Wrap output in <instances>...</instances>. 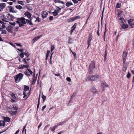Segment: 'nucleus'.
Segmentation results:
<instances>
[{
    "mask_svg": "<svg viewBox=\"0 0 134 134\" xmlns=\"http://www.w3.org/2000/svg\"><path fill=\"white\" fill-rule=\"evenodd\" d=\"M25 20L26 19L25 18L22 17L17 19L16 23L19 24V27L23 26L26 24Z\"/></svg>",
    "mask_w": 134,
    "mask_h": 134,
    "instance_id": "1",
    "label": "nucleus"
},
{
    "mask_svg": "<svg viewBox=\"0 0 134 134\" xmlns=\"http://www.w3.org/2000/svg\"><path fill=\"white\" fill-rule=\"evenodd\" d=\"M23 74L21 73H19L16 75L15 77V82L17 83L19 82L23 79Z\"/></svg>",
    "mask_w": 134,
    "mask_h": 134,
    "instance_id": "2",
    "label": "nucleus"
},
{
    "mask_svg": "<svg viewBox=\"0 0 134 134\" xmlns=\"http://www.w3.org/2000/svg\"><path fill=\"white\" fill-rule=\"evenodd\" d=\"M98 77V76L97 75H90L86 77V80L87 81L95 80H97Z\"/></svg>",
    "mask_w": 134,
    "mask_h": 134,
    "instance_id": "3",
    "label": "nucleus"
},
{
    "mask_svg": "<svg viewBox=\"0 0 134 134\" xmlns=\"http://www.w3.org/2000/svg\"><path fill=\"white\" fill-rule=\"evenodd\" d=\"M80 18L79 16H76L71 17L69 19H68L67 21L68 23H71L75 20H76L79 19Z\"/></svg>",
    "mask_w": 134,
    "mask_h": 134,
    "instance_id": "4",
    "label": "nucleus"
},
{
    "mask_svg": "<svg viewBox=\"0 0 134 134\" xmlns=\"http://www.w3.org/2000/svg\"><path fill=\"white\" fill-rule=\"evenodd\" d=\"M127 53L125 52H124L122 54V58L123 63H125L126 59L127 56Z\"/></svg>",
    "mask_w": 134,
    "mask_h": 134,
    "instance_id": "5",
    "label": "nucleus"
},
{
    "mask_svg": "<svg viewBox=\"0 0 134 134\" xmlns=\"http://www.w3.org/2000/svg\"><path fill=\"white\" fill-rule=\"evenodd\" d=\"M128 21L131 28H133L134 26V20L133 19H131L128 20Z\"/></svg>",
    "mask_w": 134,
    "mask_h": 134,
    "instance_id": "6",
    "label": "nucleus"
},
{
    "mask_svg": "<svg viewBox=\"0 0 134 134\" xmlns=\"http://www.w3.org/2000/svg\"><path fill=\"white\" fill-rule=\"evenodd\" d=\"M7 8L10 12L13 13L16 12H15L14 10V8L11 6H8Z\"/></svg>",
    "mask_w": 134,
    "mask_h": 134,
    "instance_id": "7",
    "label": "nucleus"
},
{
    "mask_svg": "<svg viewBox=\"0 0 134 134\" xmlns=\"http://www.w3.org/2000/svg\"><path fill=\"white\" fill-rule=\"evenodd\" d=\"M6 6V4L4 3H0V12L3 11V9Z\"/></svg>",
    "mask_w": 134,
    "mask_h": 134,
    "instance_id": "8",
    "label": "nucleus"
},
{
    "mask_svg": "<svg viewBox=\"0 0 134 134\" xmlns=\"http://www.w3.org/2000/svg\"><path fill=\"white\" fill-rule=\"evenodd\" d=\"M24 15L25 16H27V18L31 20V19L32 14L29 12H26L24 13Z\"/></svg>",
    "mask_w": 134,
    "mask_h": 134,
    "instance_id": "9",
    "label": "nucleus"
},
{
    "mask_svg": "<svg viewBox=\"0 0 134 134\" xmlns=\"http://www.w3.org/2000/svg\"><path fill=\"white\" fill-rule=\"evenodd\" d=\"M5 23L3 21H0V31L3 30V28H5V26L4 25Z\"/></svg>",
    "mask_w": 134,
    "mask_h": 134,
    "instance_id": "10",
    "label": "nucleus"
},
{
    "mask_svg": "<svg viewBox=\"0 0 134 134\" xmlns=\"http://www.w3.org/2000/svg\"><path fill=\"white\" fill-rule=\"evenodd\" d=\"M91 36V35L90 34L88 37L87 41V43L88 44L87 48H88L90 45L92 39Z\"/></svg>",
    "mask_w": 134,
    "mask_h": 134,
    "instance_id": "11",
    "label": "nucleus"
},
{
    "mask_svg": "<svg viewBox=\"0 0 134 134\" xmlns=\"http://www.w3.org/2000/svg\"><path fill=\"white\" fill-rule=\"evenodd\" d=\"M48 13L45 11H43L41 13L43 19L46 18L48 15Z\"/></svg>",
    "mask_w": 134,
    "mask_h": 134,
    "instance_id": "12",
    "label": "nucleus"
},
{
    "mask_svg": "<svg viewBox=\"0 0 134 134\" xmlns=\"http://www.w3.org/2000/svg\"><path fill=\"white\" fill-rule=\"evenodd\" d=\"M6 16L9 19L11 20H13L14 18V16L9 14H7Z\"/></svg>",
    "mask_w": 134,
    "mask_h": 134,
    "instance_id": "13",
    "label": "nucleus"
},
{
    "mask_svg": "<svg viewBox=\"0 0 134 134\" xmlns=\"http://www.w3.org/2000/svg\"><path fill=\"white\" fill-rule=\"evenodd\" d=\"M101 85L102 87V90H104L105 87L108 86V85L105 82H103L101 83Z\"/></svg>",
    "mask_w": 134,
    "mask_h": 134,
    "instance_id": "14",
    "label": "nucleus"
},
{
    "mask_svg": "<svg viewBox=\"0 0 134 134\" xmlns=\"http://www.w3.org/2000/svg\"><path fill=\"white\" fill-rule=\"evenodd\" d=\"M13 27L10 25H9L6 27V30H7L8 32L12 33V30Z\"/></svg>",
    "mask_w": 134,
    "mask_h": 134,
    "instance_id": "15",
    "label": "nucleus"
},
{
    "mask_svg": "<svg viewBox=\"0 0 134 134\" xmlns=\"http://www.w3.org/2000/svg\"><path fill=\"white\" fill-rule=\"evenodd\" d=\"M42 35H41L40 36H37L35 37L32 40V41L33 43H34L35 42L37 41L38 39L40 38L41 37H42Z\"/></svg>",
    "mask_w": 134,
    "mask_h": 134,
    "instance_id": "16",
    "label": "nucleus"
},
{
    "mask_svg": "<svg viewBox=\"0 0 134 134\" xmlns=\"http://www.w3.org/2000/svg\"><path fill=\"white\" fill-rule=\"evenodd\" d=\"M25 23L26 24V23H27L29 24L30 25H33V24L32 23L31 21L29 19H26Z\"/></svg>",
    "mask_w": 134,
    "mask_h": 134,
    "instance_id": "17",
    "label": "nucleus"
},
{
    "mask_svg": "<svg viewBox=\"0 0 134 134\" xmlns=\"http://www.w3.org/2000/svg\"><path fill=\"white\" fill-rule=\"evenodd\" d=\"M95 68H89L88 70L89 73L91 74H92Z\"/></svg>",
    "mask_w": 134,
    "mask_h": 134,
    "instance_id": "18",
    "label": "nucleus"
},
{
    "mask_svg": "<svg viewBox=\"0 0 134 134\" xmlns=\"http://www.w3.org/2000/svg\"><path fill=\"white\" fill-rule=\"evenodd\" d=\"M54 2L55 3H58L63 4H65V3L63 1H61L60 0H55L54 1Z\"/></svg>",
    "mask_w": 134,
    "mask_h": 134,
    "instance_id": "19",
    "label": "nucleus"
},
{
    "mask_svg": "<svg viewBox=\"0 0 134 134\" xmlns=\"http://www.w3.org/2000/svg\"><path fill=\"white\" fill-rule=\"evenodd\" d=\"M73 4L71 2H68L66 4V5L67 7H69Z\"/></svg>",
    "mask_w": 134,
    "mask_h": 134,
    "instance_id": "20",
    "label": "nucleus"
},
{
    "mask_svg": "<svg viewBox=\"0 0 134 134\" xmlns=\"http://www.w3.org/2000/svg\"><path fill=\"white\" fill-rule=\"evenodd\" d=\"M15 8L17 9L20 10L22 8L21 6L19 4H16L15 5Z\"/></svg>",
    "mask_w": 134,
    "mask_h": 134,
    "instance_id": "21",
    "label": "nucleus"
},
{
    "mask_svg": "<svg viewBox=\"0 0 134 134\" xmlns=\"http://www.w3.org/2000/svg\"><path fill=\"white\" fill-rule=\"evenodd\" d=\"M59 12H58L56 10H55L54 11V12L52 13V14L54 16H56L58 15Z\"/></svg>",
    "mask_w": 134,
    "mask_h": 134,
    "instance_id": "22",
    "label": "nucleus"
},
{
    "mask_svg": "<svg viewBox=\"0 0 134 134\" xmlns=\"http://www.w3.org/2000/svg\"><path fill=\"white\" fill-rule=\"evenodd\" d=\"M4 120L6 122H9L10 121V119L8 117H4Z\"/></svg>",
    "mask_w": 134,
    "mask_h": 134,
    "instance_id": "23",
    "label": "nucleus"
},
{
    "mask_svg": "<svg viewBox=\"0 0 134 134\" xmlns=\"http://www.w3.org/2000/svg\"><path fill=\"white\" fill-rule=\"evenodd\" d=\"M9 95H10L13 98L16 99V98L15 96V95L14 93L12 92H11L10 93H9Z\"/></svg>",
    "mask_w": 134,
    "mask_h": 134,
    "instance_id": "24",
    "label": "nucleus"
},
{
    "mask_svg": "<svg viewBox=\"0 0 134 134\" xmlns=\"http://www.w3.org/2000/svg\"><path fill=\"white\" fill-rule=\"evenodd\" d=\"M5 122L3 120H2V121H0V126H4L5 125Z\"/></svg>",
    "mask_w": 134,
    "mask_h": 134,
    "instance_id": "25",
    "label": "nucleus"
},
{
    "mask_svg": "<svg viewBox=\"0 0 134 134\" xmlns=\"http://www.w3.org/2000/svg\"><path fill=\"white\" fill-rule=\"evenodd\" d=\"M29 87L28 86L25 85L24 86V91L26 92L29 90Z\"/></svg>",
    "mask_w": 134,
    "mask_h": 134,
    "instance_id": "26",
    "label": "nucleus"
},
{
    "mask_svg": "<svg viewBox=\"0 0 134 134\" xmlns=\"http://www.w3.org/2000/svg\"><path fill=\"white\" fill-rule=\"evenodd\" d=\"M121 27L123 29H126L128 27V26L126 24H122L121 25Z\"/></svg>",
    "mask_w": 134,
    "mask_h": 134,
    "instance_id": "27",
    "label": "nucleus"
},
{
    "mask_svg": "<svg viewBox=\"0 0 134 134\" xmlns=\"http://www.w3.org/2000/svg\"><path fill=\"white\" fill-rule=\"evenodd\" d=\"M119 20L121 21V23L122 24L125 23V21L123 18L121 17L120 18Z\"/></svg>",
    "mask_w": 134,
    "mask_h": 134,
    "instance_id": "28",
    "label": "nucleus"
},
{
    "mask_svg": "<svg viewBox=\"0 0 134 134\" xmlns=\"http://www.w3.org/2000/svg\"><path fill=\"white\" fill-rule=\"evenodd\" d=\"M121 4L119 2L117 3L116 5V8H119L121 6Z\"/></svg>",
    "mask_w": 134,
    "mask_h": 134,
    "instance_id": "29",
    "label": "nucleus"
},
{
    "mask_svg": "<svg viewBox=\"0 0 134 134\" xmlns=\"http://www.w3.org/2000/svg\"><path fill=\"white\" fill-rule=\"evenodd\" d=\"M89 67H95V63L93 62H92L90 64Z\"/></svg>",
    "mask_w": 134,
    "mask_h": 134,
    "instance_id": "30",
    "label": "nucleus"
},
{
    "mask_svg": "<svg viewBox=\"0 0 134 134\" xmlns=\"http://www.w3.org/2000/svg\"><path fill=\"white\" fill-rule=\"evenodd\" d=\"M131 75V74L129 72V71H128L126 76L128 79H129Z\"/></svg>",
    "mask_w": 134,
    "mask_h": 134,
    "instance_id": "31",
    "label": "nucleus"
},
{
    "mask_svg": "<svg viewBox=\"0 0 134 134\" xmlns=\"http://www.w3.org/2000/svg\"><path fill=\"white\" fill-rule=\"evenodd\" d=\"M28 71H29L27 70V71H26L24 72L25 74L28 76H30V75L29 74V72Z\"/></svg>",
    "mask_w": 134,
    "mask_h": 134,
    "instance_id": "32",
    "label": "nucleus"
},
{
    "mask_svg": "<svg viewBox=\"0 0 134 134\" xmlns=\"http://www.w3.org/2000/svg\"><path fill=\"white\" fill-rule=\"evenodd\" d=\"M18 3L20 4L21 5H24V3L22 1H18Z\"/></svg>",
    "mask_w": 134,
    "mask_h": 134,
    "instance_id": "33",
    "label": "nucleus"
},
{
    "mask_svg": "<svg viewBox=\"0 0 134 134\" xmlns=\"http://www.w3.org/2000/svg\"><path fill=\"white\" fill-rule=\"evenodd\" d=\"M76 23H75L71 27V29L75 30L76 27Z\"/></svg>",
    "mask_w": 134,
    "mask_h": 134,
    "instance_id": "34",
    "label": "nucleus"
},
{
    "mask_svg": "<svg viewBox=\"0 0 134 134\" xmlns=\"http://www.w3.org/2000/svg\"><path fill=\"white\" fill-rule=\"evenodd\" d=\"M92 92H93L94 93H96L97 92V90H96V88L94 87H93L92 88Z\"/></svg>",
    "mask_w": 134,
    "mask_h": 134,
    "instance_id": "35",
    "label": "nucleus"
},
{
    "mask_svg": "<svg viewBox=\"0 0 134 134\" xmlns=\"http://www.w3.org/2000/svg\"><path fill=\"white\" fill-rule=\"evenodd\" d=\"M2 32L1 33V34H6L7 33V31L5 30H3V29L2 30Z\"/></svg>",
    "mask_w": 134,
    "mask_h": 134,
    "instance_id": "36",
    "label": "nucleus"
},
{
    "mask_svg": "<svg viewBox=\"0 0 134 134\" xmlns=\"http://www.w3.org/2000/svg\"><path fill=\"white\" fill-rule=\"evenodd\" d=\"M13 109L14 110H17L18 109V107L15 105H14L13 107Z\"/></svg>",
    "mask_w": 134,
    "mask_h": 134,
    "instance_id": "37",
    "label": "nucleus"
},
{
    "mask_svg": "<svg viewBox=\"0 0 134 134\" xmlns=\"http://www.w3.org/2000/svg\"><path fill=\"white\" fill-rule=\"evenodd\" d=\"M49 130H51L52 132H54L55 130V129L53 127H51L50 128V129H49Z\"/></svg>",
    "mask_w": 134,
    "mask_h": 134,
    "instance_id": "38",
    "label": "nucleus"
},
{
    "mask_svg": "<svg viewBox=\"0 0 134 134\" xmlns=\"http://www.w3.org/2000/svg\"><path fill=\"white\" fill-rule=\"evenodd\" d=\"M42 98L43 99V102H44L46 99V96L43 95L42 96Z\"/></svg>",
    "mask_w": 134,
    "mask_h": 134,
    "instance_id": "39",
    "label": "nucleus"
},
{
    "mask_svg": "<svg viewBox=\"0 0 134 134\" xmlns=\"http://www.w3.org/2000/svg\"><path fill=\"white\" fill-rule=\"evenodd\" d=\"M81 0H72V1L74 3L76 4L79 1H81Z\"/></svg>",
    "mask_w": 134,
    "mask_h": 134,
    "instance_id": "40",
    "label": "nucleus"
},
{
    "mask_svg": "<svg viewBox=\"0 0 134 134\" xmlns=\"http://www.w3.org/2000/svg\"><path fill=\"white\" fill-rule=\"evenodd\" d=\"M49 53H50V51H48V50H47V52L46 55V56L47 57H48L49 54Z\"/></svg>",
    "mask_w": 134,
    "mask_h": 134,
    "instance_id": "41",
    "label": "nucleus"
},
{
    "mask_svg": "<svg viewBox=\"0 0 134 134\" xmlns=\"http://www.w3.org/2000/svg\"><path fill=\"white\" fill-rule=\"evenodd\" d=\"M37 21L38 22H40L41 21L40 19L38 17H37L36 18V20L35 21V22Z\"/></svg>",
    "mask_w": 134,
    "mask_h": 134,
    "instance_id": "42",
    "label": "nucleus"
},
{
    "mask_svg": "<svg viewBox=\"0 0 134 134\" xmlns=\"http://www.w3.org/2000/svg\"><path fill=\"white\" fill-rule=\"evenodd\" d=\"M26 124L24 127L23 128V130L22 131V132H23L24 130H25V134H26V129H25V128L26 126Z\"/></svg>",
    "mask_w": 134,
    "mask_h": 134,
    "instance_id": "43",
    "label": "nucleus"
},
{
    "mask_svg": "<svg viewBox=\"0 0 134 134\" xmlns=\"http://www.w3.org/2000/svg\"><path fill=\"white\" fill-rule=\"evenodd\" d=\"M49 125H50L49 124H48L47 125H46V126H45V127H44V131L46 130L47 129V128L49 126Z\"/></svg>",
    "mask_w": 134,
    "mask_h": 134,
    "instance_id": "44",
    "label": "nucleus"
},
{
    "mask_svg": "<svg viewBox=\"0 0 134 134\" xmlns=\"http://www.w3.org/2000/svg\"><path fill=\"white\" fill-rule=\"evenodd\" d=\"M24 53H21L20 55V57L21 58H23L24 57Z\"/></svg>",
    "mask_w": 134,
    "mask_h": 134,
    "instance_id": "45",
    "label": "nucleus"
},
{
    "mask_svg": "<svg viewBox=\"0 0 134 134\" xmlns=\"http://www.w3.org/2000/svg\"><path fill=\"white\" fill-rule=\"evenodd\" d=\"M16 99H15L14 98H13V99H11V102L12 103L15 102H16V101L15 100Z\"/></svg>",
    "mask_w": 134,
    "mask_h": 134,
    "instance_id": "46",
    "label": "nucleus"
},
{
    "mask_svg": "<svg viewBox=\"0 0 134 134\" xmlns=\"http://www.w3.org/2000/svg\"><path fill=\"white\" fill-rule=\"evenodd\" d=\"M54 48V46H53V45L51 46V52H52L53 51Z\"/></svg>",
    "mask_w": 134,
    "mask_h": 134,
    "instance_id": "47",
    "label": "nucleus"
},
{
    "mask_svg": "<svg viewBox=\"0 0 134 134\" xmlns=\"http://www.w3.org/2000/svg\"><path fill=\"white\" fill-rule=\"evenodd\" d=\"M24 55L26 57H28L29 55V54L28 52L25 53H24Z\"/></svg>",
    "mask_w": 134,
    "mask_h": 134,
    "instance_id": "48",
    "label": "nucleus"
},
{
    "mask_svg": "<svg viewBox=\"0 0 134 134\" xmlns=\"http://www.w3.org/2000/svg\"><path fill=\"white\" fill-rule=\"evenodd\" d=\"M35 70L34 69V78L33 79V83H35V82H36V80H35V79H34L35 76Z\"/></svg>",
    "mask_w": 134,
    "mask_h": 134,
    "instance_id": "49",
    "label": "nucleus"
},
{
    "mask_svg": "<svg viewBox=\"0 0 134 134\" xmlns=\"http://www.w3.org/2000/svg\"><path fill=\"white\" fill-rule=\"evenodd\" d=\"M9 23L10 24H11V25H13L14 26H15V25L16 24V23L15 22H9Z\"/></svg>",
    "mask_w": 134,
    "mask_h": 134,
    "instance_id": "50",
    "label": "nucleus"
},
{
    "mask_svg": "<svg viewBox=\"0 0 134 134\" xmlns=\"http://www.w3.org/2000/svg\"><path fill=\"white\" fill-rule=\"evenodd\" d=\"M52 54H51V57L49 59V61H50V64H51L52 63Z\"/></svg>",
    "mask_w": 134,
    "mask_h": 134,
    "instance_id": "51",
    "label": "nucleus"
},
{
    "mask_svg": "<svg viewBox=\"0 0 134 134\" xmlns=\"http://www.w3.org/2000/svg\"><path fill=\"white\" fill-rule=\"evenodd\" d=\"M17 111H14L12 112V114L14 115H15L17 113Z\"/></svg>",
    "mask_w": 134,
    "mask_h": 134,
    "instance_id": "52",
    "label": "nucleus"
},
{
    "mask_svg": "<svg viewBox=\"0 0 134 134\" xmlns=\"http://www.w3.org/2000/svg\"><path fill=\"white\" fill-rule=\"evenodd\" d=\"M17 50L21 52V53H23V52L24 51V49H20L19 48H18Z\"/></svg>",
    "mask_w": 134,
    "mask_h": 134,
    "instance_id": "53",
    "label": "nucleus"
},
{
    "mask_svg": "<svg viewBox=\"0 0 134 134\" xmlns=\"http://www.w3.org/2000/svg\"><path fill=\"white\" fill-rule=\"evenodd\" d=\"M57 8H58V9H57V10H56L57 11L59 12V11H60L61 10V9L59 7L57 6Z\"/></svg>",
    "mask_w": 134,
    "mask_h": 134,
    "instance_id": "54",
    "label": "nucleus"
},
{
    "mask_svg": "<svg viewBox=\"0 0 134 134\" xmlns=\"http://www.w3.org/2000/svg\"><path fill=\"white\" fill-rule=\"evenodd\" d=\"M66 80L68 81L69 82H70L71 81V79L70 78V77H67L66 78Z\"/></svg>",
    "mask_w": 134,
    "mask_h": 134,
    "instance_id": "55",
    "label": "nucleus"
},
{
    "mask_svg": "<svg viewBox=\"0 0 134 134\" xmlns=\"http://www.w3.org/2000/svg\"><path fill=\"white\" fill-rule=\"evenodd\" d=\"M28 71H29V73H30V74H32L33 73L31 71V70L29 69H27Z\"/></svg>",
    "mask_w": 134,
    "mask_h": 134,
    "instance_id": "56",
    "label": "nucleus"
},
{
    "mask_svg": "<svg viewBox=\"0 0 134 134\" xmlns=\"http://www.w3.org/2000/svg\"><path fill=\"white\" fill-rule=\"evenodd\" d=\"M46 105L43 106L42 108V111H43L44 110V109L46 108Z\"/></svg>",
    "mask_w": 134,
    "mask_h": 134,
    "instance_id": "57",
    "label": "nucleus"
},
{
    "mask_svg": "<svg viewBox=\"0 0 134 134\" xmlns=\"http://www.w3.org/2000/svg\"><path fill=\"white\" fill-rule=\"evenodd\" d=\"M65 122V121H63V122H60L58 124V125L59 126V125H63V123Z\"/></svg>",
    "mask_w": 134,
    "mask_h": 134,
    "instance_id": "58",
    "label": "nucleus"
},
{
    "mask_svg": "<svg viewBox=\"0 0 134 134\" xmlns=\"http://www.w3.org/2000/svg\"><path fill=\"white\" fill-rule=\"evenodd\" d=\"M53 18V17L52 16H51L49 17V19L50 20H52Z\"/></svg>",
    "mask_w": 134,
    "mask_h": 134,
    "instance_id": "59",
    "label": "nucleus"
},
{
    "mask_svg": "<svg viewBox=\"0 0 134 134\" xmlns=\"http://www.w3.org/2000/svg\"><path fill=\"white\" fill-rule=\"evenodd\" d=\"M16 45L18 46H19V47L21 46V45L20 43H16Z\"/></svg>",
    "mask_w": 134,
    "mask_h": 134,
    "instance_id": "60",
    "label": "nucleus"
},
{
    "mask_svg": "<svg viewBox=\"0 0 134 134\" xmlns=\"http://www.w3.org/2000/svg\"><path fill=\"white\" fill-rule=\"evenodd\" d=\"M71 39L70 38H69V41H68V42L69 43H71Z\"/></svg>",
    "mask_w": 134,
    "mask_h": 134,
    "instance_id": "61",
    "label": "nucleus"
},
{
    "mask_svg": "<svg viewBox=\"0 0 134 134\" xmlns=\"http://www.w3.org/2000/svg\"><path fill=\"white\" fill-rule=\"evenodd\" d=\"M26 93L25 92V91H24L23 92V95H24V96L23 98H24L25 96H26Z\"/></svg>",
    "mask_w": 134,
    "mask_h": 134,
    "instance_id": "62",
    "label": "nucleus"
},
{
    "mask_svg": "<svg viewBox=\"0 0 134 134\" xmlns=\"http://www.w3.org/2000/svg\"><path fill=\"white\" fill-rule=\"evenodd\" d=\"M54 75L55 76H60V74H59V73L57 74H54Z\"/></svg>",
    "mask_w": 134,
    "mask_h": 134,
    "instance_id": "63",
    "label": "nucleus"
},
{
    "mask_svg": "<svg viewBox=\"0 0 134 134\" xmlns=\"http://www.w3.org/2000/svg\"><path fill=\"white\" fill-rule=\"evenodd\" d=\"M8 3L9 4V5H13V3L12 2H8Z\"/></svg>",
    "mask_w": 134,
    "mask_h": 134,
    "instance_id": "64",
    "label": "nucleus"
}]
</instances>
